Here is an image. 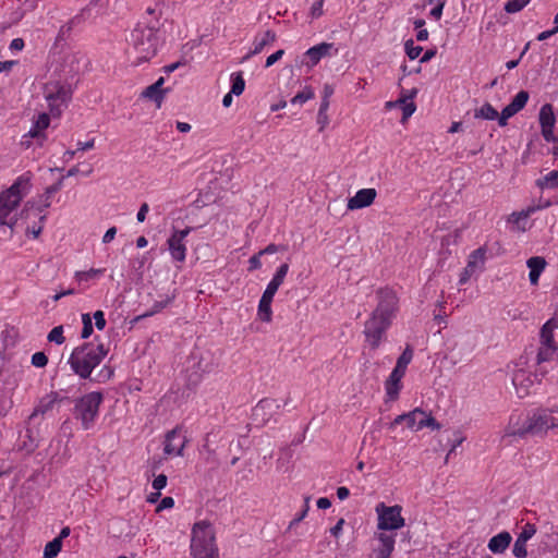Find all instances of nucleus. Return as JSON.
Instances as JSON below:
<instances>
[{"mask_svg":"<svg viewBox=\"0 0 558 558\" xmlns=\"http://www.w3.org/2000/svg\"><path fill=\"white\" fill-rule=\"evenodd\" d=\"M108 349L104 343L86 342L76 347L70 357L69 364L71 369L82 379H90L96 383H106L110 380L114 374L110 365H104L93 377V371L100 365L106 357Z\"/></svg>","mask_w":558,"mask_h":558,"instance_id":"f257e3e1","label":"nucleus"},{"mask_svg":"<svg viewBox=\"0 0 558 558\" xmlns=\"http://www.w3.org/2000/svg\"><path fill=\"white\" fill-rule=\"evenodd\" d=\"M33 187V174L19 175L10 187L0 193V225L13 229L17 225V207Z\"/></svg>","mask_w":558,"mask_h":558,"instance_id":"f03ea898","label":"nucleus"},{"mask_svg":"<svg viewBox=\"0 0 558 558\" xmlns=\"http://www.w3.org/2000/svg\"><path fill=\"white\" fill-rule=\"evenodd\" d=\"M157 25L158 21L155 23L140 22L133 29L129 53L133 58L134 64L138 65L156 56L160 44Z\"/></svg>","mask_w":558,"mask_h":558,"instance_id":"7ed1b4c3","label":"nucleus"},{"mask_svg":"<svg viewBox=\"0 0 558 558\" xmlns=\"http://www.w3.org/2000/svg\"><path fill=\"white\" fill-rule=\"evenodd\" d=\"M558 430V417L550 411L538 409L527 416L522 427L515 428L511 423L506 429V436L524 437L526 434L546 435L549 430Z\"/></svg>","mask_w":558,"mask_h":558,"instance_id":"20e7f679","label":"nucleus"},{"mask_svg":"<svg viewBox=\"0 0 558 558\" xmlns=\"http://www.w3.org/2000/svg\"><path fill=\"white\" fill-rule=\"evenodd\" d=\"M191 553L193 558H219L215 531L208 521H199L194 524Z\"/></svg>","mask_w":558,"mask_h":558,"instance_id":"39448f33","label":"nucleus"},{"mask_svg":"<svg viewBox=\"0 0 558 558\" xmlns=\"http://www.w3.org/2000/svg\"><path fill=\"white\" fill-rule=\"evenodd\" d=\"M102 400L104 396L101 392L93 391L75 401L73 415L75 420L81 422L84 430H88L94 426Z\"/></svg>","mask_w":558,"mask_h":558,"instance_id":"423d86ee","label":"nucleus"},{"mask_svg":"<svg viewBox=\"0 0 558 558\" xmlns=\"http://www.w3.org/2000/svg\"><path fill=\"white\" fill-rule=\"evenodd\" d=\"M51 202L52 196L45 191L36 199L28 201L25 203L24 208L22 210V216H24L25 219H29L33 216L34 219H38L39 221V225H34L33 227L26 228L27 240L34 241L37 239L38 234L41 231V222L45 218L44 211L45 209L50 207Z\"/></svg>","mask_w":558,"mask_h":558,"instance_id":"0eeeda50","label":"nucleus"},{"mask_svg":"<svg viewBox=\"0 0 558 558\" xmlns=\"http://www.w3.org/2000/svg\"><path fill=\"white\" fill-rule=\"evenodd\" d=\"M71 94L70 86L57 80L47 82L44 87V97L53 116H59L66 107Z\"/></svg>","mask_w":558,"mask_h":558,"instance_id":"6e6552de","label":"nucleus"},{"mask_svg":"<svg viewBox=\"0 0 558 558\" xmlns=\"http://www.w3.org/2000/svg\"><path fill=\"white\" fill-rule=\"evenodd\" d=\"M391 324L392 319L372 312L369 318L364 324L363 330L365 340L372 350L379 348L381 342L386 339V331Z\"/></svg>","mask_w":558,"mask_h":558,"instance_id":"1a4fd4ad","label":"nucleus"},{"mask_svg":"<svg viewBox=\"0 0 558 558\" xmlns=\"http://www.w3.org/2000/svg\"><path fill=\"white\" fill-rule=\"evenodd\" d=\"M402 507L399 505L386 506L380 502L376 506L378 517L377 529L380 531H396L404 526L405 520L401 515Z\"/></svg>","mask_w":558,"mask_h":558,"instance_id":"9d476101","label":"nucleus"},{"mask_svg":"<svg viewBox=\"0 0 558 558\" xmlns=\"http://www.w3.org/2000/svg\"><path fill=\"white\" fill-rule=\"evenodd\" d=\"M376 295L378 303L373 313H376L380 316H385L393 320L399 311V299L396 291L388 287H385L378 289L376 291Z\"/></svg>","mask_w":558,"mask_h":558,"instance_id":"9b49d317","label":"nucleus"},{"mask_svg":"<svg viewBox=\"0 0 558 558\" xmlns=\"http://www.w3.org/2000/svg\"><path fill=\"white\" fill-rule=\"evenodd\" d=\"M49 124L50 117L47 113L38 114L33 121L29 131L23 136L22 145L28 148L33 145V141H35L38 146H41L47 138L46 130Z\"/></svg>","mask_w":558,"mask_h":558,"instance_id":"f8f14e48","label":"nucleus"},{"mask_svg":"<svg viewBox=\"0 0 558 558\" xmlns=\"http://www.w3.org/2000/svg\"><path fill=\"white\" fill-rule=\"evenodd\" d=\"M338 50L333 48V44H318L306 50L304 53L303 64L308 69H312L317 65L324 57L336 54Z\"/></svg>","mask_w":558,"mask_h":558,"instance_id":"ddd939ff","label":"nucleus"},{"mask_svg":"<svg viewBox=\"0 0 558 558\" xmlns=\"http://www.w3.org/2000/svg\"><path fill=\"white\" fill-rule=\"evenodd\" d=\"M538 120L544 140L546 142H554L556 140L554 134L556 117L551 105L546 104L542 106L538 114Z\"/></svg>","mask_w":558,"mask_h":558,"instance_id":"4468645a","label":"nucleus"},{"mask_svg":"<svg viewBox=\"0 0 558 558\" xmlns=\"http://www.w3.org/2000/svg\"><path fill=\"white\" fill-rule=\"evenodd\" d=\"M281 408L276 399H263L253 409V418L260 424H266Z\"/></svg>","mask_w":558,"mask_h":558,"instance_id":"2eb2a0df","label":"nucleus"},{"mask_svg":"<svg viewBox=\"0 0 558 558\" xmlns=\"http://www.w3.org/2000/svg\"><path fill=\"white\" fill-rule=\"evenodd\" d=\"M536 208L529 206L520 211H514L507 218V228L512 232H524L530 227V217Z\"/></svg>","mask_w":558,"mask_h":558,"instance_id":"dca6fc26","label":"nucleus"},{"mask_svg":"<svg viewBox=\"0 0 558 558\" xmlns=\"http://www.w3.org/2000/svg\"><path fill=\"white\" fill-rule=\"evenodd\" d=\"M185 437L182 435L181 429L174 428L166 434L163 452L166 456H183L185 447Z\"/></svg>","mask_w":558,"mask_h":558,"instance_id":"f3484780","label":"nucleus"},{"mask_svg":"<svg viewBox=\"0 0 558 558\" xmlns=\"http://www.w3.org/2000/svg\"><path fill=\"white\" fill-rule=\"evenodd\" d=\"M512 384L517 396L519 398H524L531 392V388L534 385V375L524 369H518L513 374Z\"/></svg>","mask_w":558,"mask_h":558,"instance_id":"a211bd4d","label":"nucleus"},{"mask_svg":"<svg viewBox=\"0 0 558 558\" xmlns=\"http://www.w3.org/2000/svg\"><path fill=\"white\" fill-rule=\"evenodd\" d=\"M377 192L375 189L359 190L354 196L350 197L347 203L349 210H356L372 205L376 198Z\"/></svg>","mask_w":558,"mask_h":558,"instance_id":"6ab92c4d","label":"nucleus"},{"mask_svg":"<svg viewBox=\"0 0 558 558\" xmlns=\"http://www.w3.org/2000/svg\"><path fill=\"white\" fill-rule=\"evenodd\" d=\"M277 288L269 284L266 287L258 304V317L262 322L270 323L271 322V302L274 299V295L277 292Z\"/></svg>","mask_w":558,"mask_h":558,"instance_id":"aec40b11","label":"nucleus"},{"mask_svg":"<svg viewBox=\"0 0 558 558\" xmlns=\"http://www.w3.org/2000/svg\"><path fill=\"white\" fill-rule=\"evenodd\" d=\"M335 88L330 84H325L322 90V102L317 114V123L319 124V131H323L329 123L327 110L329 108V99L333 95Z\"/></svg>","mask_w":558,"mask_h":558,"instance_id":"412c9836","label":"nucleus"},{"mask_svg":"<svg viewBox=\"0 0 558 558\" xmlns=\"http://www.w3.org/2000/svg\"><path fill=\"white\" fill-rule=\"evenodd\" d=\"M404 374V372L393 368L385 381V390L389 400L395 401L399 398V393L402 388L401 379L403 378Z\"/></svg>","mask_w":558,"mask_h":558,"instance_id":"4be33fe9","label":"nucleus"},{"mask_svg":"<svg viewBox=\"0 0 558 558\" xmlns=\"http://www.w3.org/2000/svg\"><path fill=\"white\" fill-rule=\"evenodd\" d=\"M376 538L379 543L375 548L376 558H390L395 549V535L383 531L376 534Z\"/></svg>","mask_w":558,"mask_h":558,"instance_id":"5701e85b","label":"nucleus"},{"mask_svg":"<svg viewBox=\"0 0 558 558\" xmlns=\"http://www.w3.org/2000/svg\"><path fill=\"white\" fill-rule=\"evenodd\" d=\"M276 40V34L271 31H266L260 36L255 37L253 41V48L250 52L243 58V61L248 60L252 56L260 53L265 47L274 44Z\"/></svg>","mask_w":558,"mask_h":558,"instance_id":"b1692460","label":"nucleus"},{"mask_svg":"<svg viewBox=\"0 0 558 558\" xmlns=\"http://www.w3.org/2000/svg\"><path fill=\"white\" fill-rule=\"evenodd\" d=\"M547 262L542 256H533L526 260V266L530 269L529 279L531 284L536 286L539 280L541 274L544 271Z\"/></svg>","mask_w":558,"mask_h":558,"instance_id":"393cba45","label":"nucleus"},{"mask_svg":"<svg viewBox=\"0 0 558 558\" xmlns=\"http://www.w3.org/2000/svg\"><path fill=\"white\" fill-rule=\"evenodd\" d=\"M511 541V534L509 532L504 531L493 536L489 539L487 547L493 554H502L509 547Z\"/></svg>","mask_w":558,"mask_h":558,"instance_id":"a878e982","label":"nucleus"},{"mask_svg":"<svg viewBox=\"0 0 558 558\" xmlns=\"http://www.w3.org/2000/svg\"><path fill=\"white\" fill-rule=\"evenodd\" d=\"M61 399L59 397L58 392L51 391L50 393L43 397L36 408L34 409L31 417L37 416V415H44L47 412L51 411L54 405L60 402Z\"/></svg>","mask_w":558,"mask_h":558,"instance_id":"bb28decb","label":"nucleus"},{"mask_svg":"<svg viewBox=\"0 0 558 558\" xmlns=\"http://www.w3.org/2000/svg\"><path fill=\"white\" fill-rule=\"evenodd\" d=\"M416 95V89H412L407 93H402L399 98V106L402 110V122H405L416 110L415 104L412 99Z\"/></svg>","mask_w":558,"mask_h":558,"instance_id":"cd10ccee","label":"nucleus"},{"mask_svg":"<svg viewBox=\"0 0 558 558\" xmlns=\"http://www.w3.org/2000/svg\"><path fill=\"white\" fill-rule=\"evenodd\" d=\"M486 259V250L483 246H480L477 250L473 251L469 256L468 264L465 266L469 271L475 274L476 271H481L484 268Z\"/></svg>","mask_w":558,"mask_h":558,"instance_id":"c85d7f7f","label":"nucleus"},{"mask_svg":"<svg viewBox=\"0 0 558 558\" xmlns=\"http://www.w3.org/2000/svg\"><path fill=\"white\" fill-rule=\"evenodd\" d=\"M475 119L482 120H496L498 118V111L488 102L484 104L474 111Z\"/></svg>","mask_w":558,"mask_h":558,"instance_id":"c756f323","label":"nucleus"},{"mask_svg":"<svg viewBox=\"0 0 558 558\" xmlns=\"http://www.w3.org/2000/svg\"><path fill=\"white\" fill-rule=\"evenodd\" d=\"M230 82H231V94H234V96H240L243 94L245 89V81L243 77L242 72H233L230 75Z\"/></svg>","mask_w":558,"mask_h":558,"instance_id":"7c9ffc66","label":"nucleus"},{"mask_svg":"<svg viewBox=\"0 0 558 558\" xmlns=\"http://www.w3.org/2000/svg\"><path fill=\"white\" fill-rule=\"evenodd\" d=\"M527 100H529L527 92L521 90L514 96L512 101L507 106L512 112L518 113L520 110H522L524 108Z\"/></svg>","mask_w":558,"mask_h":558,"instance_id":"2f4dec72","label":"nucleus"},{"mask_svg":"<svg viewBox=\"0 0 558 558\" xmlns=\"http://www.w3.org/2000/svg\"><path fill=\"white\" fill-rule=\"evenodd\" d=\"M527 100H529L527 92L521 90L514 96L512 101L507 106L512 112L518 113L520 110H522L524 108Z\"/></svg>","mask_w":558,"mask_h":558,"instance_id":"473e14b6","label":"nucleus"},{"mask_svg":"<svg viewBox=\"0 0 558 558\" xmlns=\"http://www.w3.org/2000/svg\"><path fill=\"white\" fill-rule=\"evenodd\" d=\"M527 100H529L527 92L521 90L514 96L512 101L507 106L512 112L518 113L520 110H522L524 108Z\"/></svg>","mask_w":558,"mask_h":558,"instance_id":"72a5a7b5","label":"nucleus"},{"mask_svg":"<svg viewBox=\"0 0 558 558\" xmlns=\"http://www.w3.org/2000/svg\"><path fill=\"white\" fill-rule=\"evenodd\" d=\"M412 359L413 350L410 345H407L401 355L398 357L395 369H399L405 373L407 367L411 363Z\"/></svg>","mask_w":558,"mask_h":558,"instance_id":"f704fd0d","label":"nucleus"},{"mask_svg":"<svg viewBox=\"0 0 558 558\" xmlns=\"http://www.w3.org/2000/svg\"><path fill=\"white\" fill-rule=\"evenodd\" d=\"M537 186L541 189H554L558 186V170L550 171L542 179L537 180Z\"/></svg>","mask_w":558,"mask_h":558,"instance_id":"c9c22d12","label":"nucleus"},{"mask_svg":"<svg viewBox=\"0 0 558 558\" xmlns=\"http://www.w3.org/2000/svg\"><path fill=\"white\" fill-rule=\"evenodd\" d=\"M315 97V92L313 87L306 85L303 87L301 92H299L292 99L291 104L293 105H303L306 101L313 99Z\"/></svg>","mask_w":558,"mask_h":558,"instance_id":"e433bc0d","label":"nucleus"},{"mask_svg":"<svg viewBox=\"0 0 558 558\" xmlns=\"http://www.w3.org/2000/svg\"><path fill=\"white\" fill-rule=\"evenodd\" d=\"M556 351L557 347L555 344H542L537 353V363L541 364L553 360Z\"/></svg>","mask_w":558,"mask_h":558,"instance_id":"4c0bfd02","label":"nucleus"},{"mask_svg":"<svg viewBox=\"0 0 558 558\" xmlns=\"http://www.w3.org/2000/svg\"><path fill=\"white\" fill-rule=\"evenodd\" d=\"M142 96L144 98H147V99H150L155 102H157L158 107L160 106L162 99H163V96H165V90L163 89H157L153 84L147 86L143 93H142Z\"/></svg>","mask_w":558,"mask_h":558,"instance_id":"58836bf2","label":"nucleus"},{"mask_svg":"<svg viewBox=\"0 0 558 558\" xmlns=\"http://www.w3.org/2000/svg\"><path fill=\"white\" fill-rule=\"evenodd\" d=\"M422 415H423V410L420 408H416V409L408 412L407 420H405L407 426L410 429L421 430V428H418V420H421Z\"/></svg>","mask_w":558,"mask_h":558,"instance_id":"ea45409f","label":"nucleus"},{"mask_svg":"<svg viewBox=\"0 0 558 558\" xmlns=\"http://www.w3.org/2000/svg\"><path fill=\"white\" fill-rule=\"evenodd\" d=\"M62 549V543L53 538L44 548V558H56Z\"/></svg>","mask_w":558,"mask_h":558,"instance_id":"a19ab883","label":"nucleus"},{"mask_svg":"<svg viewBox=\"0 0 558 558\" xmlns=\"http://www.w3.org/2000/svg\"><path fill=\"white\" fill-rule=\"evenodd\" d=\"M277 252V246H266L264 250L259 251L257 254L253 255L250 263V270L258 269L260 267V256L264 254H274Z\"/></svg>","mask_w":558,"mask_h":558,"instance_id":"79ce46f5","label":"nucleus"},{"mask_svg":"<svg viewBox=\"0 0 558 558\" xmlns=\"http://www.w3.org/2000/svg\"><path fill=\"white\" fill-rule=\"evenodd\" d=\"M104 272H105V269L90 268L89 270H86V271H76L75 279L78 282L88 281V280L95 279V278L101 276Z\"/></svg>","mask_w":558,"mask_h":558,"instance_id":"37998d69","label":"nucleus"},{"mask_svg":"<svg viewBox=\"0 0 558 558\" xmlns=\"http://www.w3.org/2000/svg\"><path fill=\"white\" fill-rule=\"evenodd\" d=\"M424 427H428L432 429H440L441 425L432 416V414L423 411V415L421 420H418V428L423 429Z\"/></svg>","mask_w":558,"mask_h":558,"instance_id":"c03bdc74","label":"nucleus"},{"mask_svg":"<svg viewBox=\"0 0 558 558\" xmlns=\"http://www.w3.org/2000/svg\"><path fill=\"white\" fill-rule=\"evenodd\" d=\"M553 320H548L545 323L541 329V343L542 344H554V335H553Z\"/></svg>","mask_w":558,"mask_h":558,"instance_id":"a18cd8bd","label":"nucleus"},{"mask_svg":"<svg viewBox=\"0 0 558 558\" xmlns=\"http://www.w3.org/2000/svg\"><path fill=\"white\" fill-rule=\"evenodd\" d=\"M162 253L170 255L175 262H183L185 259V246H168Z\"/></svg>","mask_w":558,"mask_h":558,"instance_id":"49530a36","label":"nucleus"},{"mask_svg":"<svg viewBox=\"0 0 558 558\" xmlns=\"http://www.w3.org/2000/svg\"><path fill=\"white\" fill-rule=\"evenodd\" d=\"M404 50H405L407 56L411 60H415L422 53L423 48L421 46L415 45L413 39H409L404 44Z\"/></svg>","mask_w":558,"mask_h":558,"instance_id":"de8ad7c7","label":"nucleus"},{"mask_svg":"<svg viewBox=\"0 0 558 558\" xmlns=\"http://www.w3.org/2000/svg\"><path fill=\"white\" fill-rule=\"evenodd\" d=\"M47 339L49 342H54L56 344H63L64 341H65V337L63 336V326H57L54 328H52L48 336H47Z\"/></svg>","mask_w":558,"mask_h":558,"instance_id":"09e8293b","label":"nucleus"},{"mask_svg":"<svg viewBox=\"0 0 558 558\" xmlns=\"http://www.w3.org/2000/svg\"><path fill=\"white\" fill-rule=\"evenodd\" d=\"M289 270L288 264H282L275 274L274 278L269 282V284L274 286L275 288L279 289V287L282 284L284 277L287 276V272Z\"/></svg>","mask_w":558,"mask_h":558,"instance_id":"8fccbe9b","label":"nucleus"},{"mask_svg":"<svg viewBox=\"0 0 558 558\" xmlns=\"http://www.w3.org/2000/svg\"><path fill=\"white\" fill-rule=\"evenodd\" d=\"M191 231V228L174 229L167 244H180Z\"/></svg>","mask_w":558,"mask_h":558,"instance_id":"3c124183","label":"nucleus"},{"mask_svg":"<svg viewBox=\"0 0 558 558\" xmlns=\"http://www.w3.org/2000/svg\"><path fill=\"white\" fill-rule=\"evenodd\" d=\"M531 0H510L505 4L508 13H517L527 5Z\"/></svg>","mask_w":558,"mask_h":558,"instance_id":"603ef678","label":"nucleus"},{"mask_svg":"<svg viewBox=\"0 0 558 558\" xmlns=\"http://www.w3.org/2000/svg\"><path fill=\"white\" fill-rule=\"evenodd\" d=\"M536 533V527L534 524H525L521 531V533L518 535V539L522 541V542H527L529 539H531Z\"/></svg>","mask_w":558,"mask_h":558,"instance_id":"864d4df0","label":"nucleus"},{"mask_svg":"<svg viewBox=\"0 0 558 558\" xmlns=\"http://www.w3.org/2000/svg\"><path fill=\"white\" fill-rule=\"evenodd\" d=\"M82 323H83V329H82V338L87 339L93 333V323L92 318L88 314L82 315Z\"/></svg>","mask_w":558,"mask_h":558,"instance_id":"5fc2aeb1","label":"nucleus"},{"mask_svg":"<svg viewBox=\"0 0 558 558\" xmlns=\"http://www.w3.org/2000/svg\"><path fill=\"white\" fill-rule=\"evenodd\" d=\"M512 553L517 558H525L527 556L526 543L517 538Z\"/></svg>","mask_w":558,"mask_h":558,"instance_id":"6e6d98bb","label":"nucleus"},{"mask_svg":"<svg viewBox=\"0 0 558 558\" xmlns=\"http://www.w3.org/2000/svg\"><path fill=\"white\" fill-rule=\"evenodd\" d=\"M324 0H314L311 9H310V15L312 19H318L324 14Z\"/></svg>","mask_w":558,"mask_h":558,"instance_id":"4d7b16f0","label":"nucleus"},{"mask_svg":"<svg viewBox=\"0 0 558 558\" xmlns=\"http://www.w3.org/2000/svg\"><path fill=\"white\" fill-rule=\"evenodd\" d=\"M310 501H311V497H305L304 498V506H303V509L302 511L300 512V514H298L291 522H290V527H292L293 525L300 523L306 515H307V512L310 510Z\"/></svg>","mask_w":558,"mask_h":558,"instance_id":"13d9d810","label":"nucleus"},{"mask_svg":"<svg viewBox=\"0 0 558 558\" xmlns=\"http://www.w3.org/2000/svg\"><path fill=\"white\" fill-rule=\"evenodd\" d=\"M32 364L35 367H45L48 364V357L44 352H36L32 355Z\"/></svg>","mask_w":558,"mask_h":558,"instance_id":"bf43d9fd","label":"nucleus"},{"mask_svg":"<svg viewBox=\"0 0 558 558\" xmlns=\"http://www.w3.org/2000/svg\"><path fill=\"white\" fill-rule=\"evenodd\" d=\"M514 114H515V113H514V112H512V111L508 108V106H506V107L502 109L501 113H500V114L498 113V118H497V120H498V124H499L500 126H505V125H507L508 120H509L511 117H513Z\"/></svg>","mask_w":558,"mask_h":558,"instance_id":"052dcab7","label":"nucleus"},{"mask_svg":"<svg viewBox=\"0 0 558 558\" xmlns=\"http://www.w3.org/2000/svg\"><path fill=\"white\" fill-rule=\"evenodd\" d=\"M284 54V50L283 49H279L277 50L276 52H274L272 54H270L267 59H266V63H265V66L266 68H270L271 65H274L277 61H279Z\"/></svg>","mask_w":558,"mask_h":558,"instance_id":"680f3d73","label":"nucleus"},{"mask_svg":"<svg viewBox=\"0 0 558 558\" xmlns=\"http://www.w3.org/2000/svg\"><path fill=\"white\" fill-rule=\"evenodd\" d=\"M95 326L98 330H102L106 326L105 314L102 311H96L94 313Z\"/></svg>","mask_w":558,"mask_h":558,"instance_id":"e2e57ef3","label":"nucleus"},{"mask_svg":"<svg viewBox=\"0 0 558 558\" xmlns=\"http://www.w3.org/2000/svg\"><path fill=\"white\" fill-rule=\"evenodd\" d=\"M149 213V205L147 203H143L136 214L137 222H144L146 220L147 214Z\"/></svg>","mask_w":558,"mask_h":558,"instance_id":"0e129e2a","label":"nucleus"},{"mask_svg":"<svg viewBox=\"0 0 558 558\" xmlns=\"http://www.w3.org/2000/svg\"><path fill=\"white\" fill-rule=\"evenodd\" d=\"M444 1L436 2V5L430 10L429 14L436 21H439L442 16Z\"/></svg>","mask_w":558,"mask_h":558,"instance_id":"69168bd1","label":"nucleus"},{"mask_svg":"<svg viewBox=\"0 0 558 558\" xmlns=\"http://www.w3.org/2000/svg\"><path fill=\"white\" fill-rule=\"evenodd\" d=\"M167 485V476L165 474H159L153 481V487L156 490H161Z\"/></svg>","mask_w":558,"mask_h":558,"instance_id":"338daca9","label":"nucleus"},{"mask_svg":"<svg viewBox=\"0 0 558 558\" xmlns=\"http://www.w3.org/2000/svg\"><path fill=\"white\" fill-rule=\"evenodd\" d=\"M174 506V500L172 497H165L161 499L160 504L157 506V511H161L163 509H169V508H172Z\"/></svg>","mask_w":558,"mask_h":558,"instance_id":"774afa93","label":"nucleus"}]
</instances>
